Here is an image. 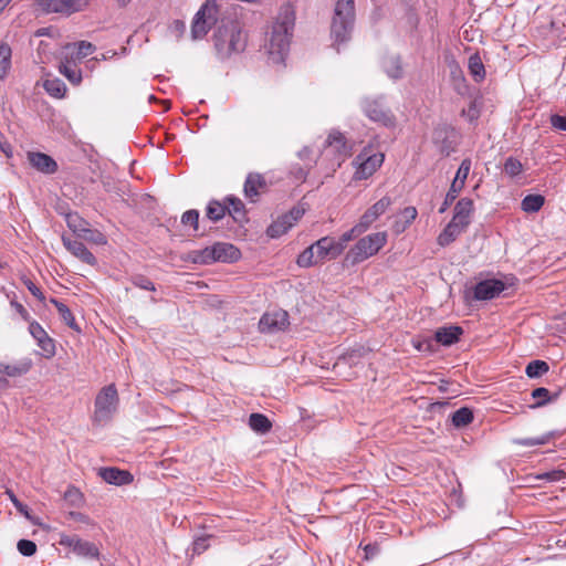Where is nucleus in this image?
Here are the masks:
<instances>
[{
	"label": "nucleus",
	"instance_id": "1",
	"mask_svg": "<svg viewBox=\"0 0 566 566\" xmlns=\"http://www.w3.org/2000/svg\"><path fill=\"white\" fill-rule=\"evenodd\" d=\"M294 23V8L290 3H284L264 38V51L272 63L280 64L284 61L290 48Z\"/></svg>",
	"mask_w": 566,
	"mask_h": 566
},
{
	"label": "nucleus",
	"instance_id": "2",
	"mask_svg": "<svg viewBox=\"0 0 566 566\" xmlns=\"http://www.w3.org/2000/svg\"><path fill=\"white\" fill-rule=\"evenodd\" d=\"M355 22L354 0H338L335 4L334 17L331 24V38L333 45L339 50V45L347 42Z\"/></svg>",
	"mask_w": 566,
	"mask_h": 566
},
{
	"label": "nucleus",
	"instance_id": "3",
	"mask_svg": "<svg viewBox=\"0 0 566 566\" xmlns=\"http://www.w3.org/2000/svg\"><path fill=\"white\" fill-rule=\"evenodd\" d=\"M387 238L386 231L374 232L363 237L347 252L346 261L354 265L376 255L387 243Z\"/></svg>",
	"mask_w": 566,
	"mask_h": 566
},
{
	"label": "nucleus",
	"instance_id": "4",
	"mask_svg": "<svg viewBox=\"0 0 566 566\" xmlns=\"http://www.w3.org/2000/svg\"><path fill=\"white\" fill-rule=\"evenodd\" d=\"M119 397L115 385L103 387L95 398L94 420L98 423L108 422L116 413Z\"/></svg>",
	"mask_w": 566,
	"mask_h": 566
},
{
	"label": "nucleus",
	"instance_id": "5",
	"mask_svg": "<svg viewBox=\"0 0 566 566\" xmlns=\"http://www.w3.org/2000/svg\"><path fill=\"white\" fill-rule=\"evenodd\" d=\"M218 6L214 0H207L200 10L196 13L192 25V39H202L212 25L217 22Z\"/></svg>",
	"mask_w": 566,
	"mask_h": 566
},
{
	"label": "nucleus",
	"instance_id": "6",
	"mask_svg": "<svg viewBox=\"0 0 566 566\" xmlns=\"http://www.w3.org/2000/svg\"><path fill=\"white\" fill-rule=\"evenodd\" d=\"M324 155L334 157L333 171L340 167L342 163L350 155V146L347 145L342 133L336 130L329 133L325 142Z\"/></svg>",
	"mask_w": 566,
	"mask_h": 566
},
{
	"label": "nucleus",
	"instance_id": "7",
	"mask_svg": "<svg viewBox=\"0 0 566 566\" xmlns=\"http://www.w3.org/2000/svg\"><path fill=\"white\" fill-rule=\"evenodd\" d=\"M218 45L220 42L228 41L229 51L240 52L245 46V35L237 21H228L218 29Z\"/></svg>",
	"mask_w": 566,
	"mask_h": 566
},
{
	"label": "nucleus",
	"instance_id": "8",
	"mask_svg": "<svg viewBox=\"0 0 566 566\" xmlns=\"http://www.w3.org/2000/svg\"><path fill=\"white\" fill-rule=\"evenodd\" d=\"M384 155L381 153H370L364 149L356 158V171L354 178L357 180L367 179L370 177L382 164Z\"/></svg>",
	"mask_w": 566,
	"mask_h": 566
},
{
	"label": "nucleus",
	"instance_id": "9",
	"mask_svg": "<svg viewBox=\"0 0 566 566\" xmlns=\"http://www.w3.org/2000/svg\"><path fill=\"white\" fill-rule=\"evenodd\" d=\"M86 0H36V9L42 13L72 14L83 10Z\"/></svg>",
	"mask_w": 566,
	"mask_h": 566
},
{
	"label": "nucleus",
	"instance_id": "10",
	"mask_svg": "<svg viewBox=\"0 0 566 566\" xmlns=\"http://www.w3.org/2000/svg\"><path fill=\"white\" fill-rule=\"evenodd\" d=\"M240 256V251L230 243H216L202 252V261L233 262Z\"/></svg>",
	"mask_w": 566,
	"mask_h": 566
},
{
	"label": "nucleus",
	"instance_id": "11",
	"mask_svg": "<svg viewBox=\"0 0 566 566\" xmlns=\"http://www.w3.org/2000/svg\"><path fill=\"white\" fill-rule=\"evenodd\" d=\"M304 210L294 208L289 213L276 219L266 230L270 238H279L286 233L303 216Z\"/></svg>",
	"mask_w": 566,
	"mask_h": 566
},
{
	"label": "nucleus",
	"instance_id": "12",
	"mask_svg": "<svg viewBox=\"0 0 566 566\" xmlns=\"http://www.w3.org/2000/svg\"><path fill=\"white\" fill-rule=\"evenodd\" d=\"M29 332L32 337L36 340L38 346L41 349V355L45 358H51L55 355L54 340L48 335L43 327L36 323L31 322L29 325Z\"/></svg>",
	"mask_w": 566,
	"mask_h": 566
},
{
	"label": "nucleus",
	"instance_id": "13",
	"mask_svg": "<svg viewBox=\"0 0 566 566\" xmlns=\"http://www.w3.org/2000/svg\"><path fill=\"white\" fill-rule=\"evenodd\" d=\"M312 248L319 263L326 259H336L342 254V245L336 244V240L329 237L321 238L312 244Z\"/></svg>",
	"mask_w": 566,
	"mask_h": 566
},
{
	"label": "nucleus",
	"instance_id": "14",
	"mask_svg": "<svg viewBox=\"0 0 566 566\" xmlns=\"http://www.w3.org/2000/svg\"><path fill=\"white\" fill-rule=\"evenodd\" d=\"M392 200L390 197L385 196L375 202L371 207H369L359 219V227L365 228L367 231L371 224L378 220L380 216H382L388 208L391 206Z\"/></svg>",
	"mask_w": 566,
	"mask_h": 566
},
{
	"label": "nucleus",
	"instance_id": "15",
	"mask_svg": "<svg viewBox=\"0 0 566 566\" xmlns=\"http://www.w3.org/2000/svg\"><path fill=\"white\" fill-rule=\"evenodd\" d=\"M289 324L287 313L285 311H274L265 313L260 322L259 328L261 332L274 333L283 331Z\"/></svg>",
	"mask_w": 566,
	"mask_h": 566
},
{
	"label": "nucleus",
	"instance_id": "16",
	"mask_svg": "<svg viewBox=\"0 0 566 566\" xmlns=\"http://www.w3.org/2000/svg\"><path fill=\"white\" fill-rule=\"evenodd\" d=\"M505 285L499 280H485L478 283L474 287V298L485 301L494 298L503 292Z\"/></svg>",
	"mask_w": 566,
	"mask_h": 566
},
{
	"label": "nucleus",
	"instance_id": "17",
	"mask_svg": "<svg viewBox=\"0 0 566 566\" xmlns=\"http://www.w3.org/2000/svg\"><path fill=\"white\" fill-rule=\"evenodd\" d=\"M63 244L75 258L85 262L86 264L94 265L96 263L95 256L86 249V247L76 239L63 237Z\"/></svg>",
	"mask_w": 566,
	"mask_h": 566
},
{
	"label": "nucleus",
	"instance_id": "18",
	"mask_svg": "<svg viewBox=\"0 0 566 566\" xmlns=\"http://www.w3.org/2000/svg\"><path fill=\"white\" fill-rule=\"evenodd\" d=\"M417 209L412 206L406 207L394 216L392 231L400 234L415 221L417 218Z\"/></svg>",
	"mask_w": 566,
	"mask_h": 566
},
{
	"label": "nucleus",
	"instance_id": "19",
	"mask_svg": "<svg viewBox=\"0 0 566 566\" xmlns=\"http://www.w3.org/2000/svg\"><path fill=\"white\" fill-rule=\"evenodd\" d=\"M28 159L32 167L44 174H53L57 169L55 160L43 153H29Z\"/></svg>",
	"mask_w": 566,
	"mask_h": 566
},
{
	"label": "nucleus",
	"instance_id": "20",
	"mask_svg": "<svg viewBox=\"0 0 566 566\" xmlns=\"http://www.w3.org/2000/svg\"><path fill=\"white\" fill-rule=\"evenodd\" d=\"M99 476L107 483L114 485H124L133 481V475L125 470L116 468H105L99 470Z\"/></svg>",
	"mask_w": 566,
	"mask_h": 566
},
{
	"label": "nucleus",
	"instance_id": "21",
	"mask_svg": "<svg viewBox=\"0 0 566 566\" xmlns=\"http://www.w3.org/2000/svg\"><path fill=\"white\" fill-rule=\"evenodd\" d=\"M473 212V201L469 198L460 199L454 207L452 220L465 228L470 224V218Z\"/></svg>",
	"mask_w": 566,
	"mask_h": 566
},
{
	"label": "nucleus",
	"instance_id": "22",
	"mask_svg": "<svg viewBox=\"0 0 566 566\" xmlns=\"http://www.w3.org/2000/svg\"><path fill=\"white\" fill-rule=\"evenodd\" d=\"M467 228L459 224L457 221L451 220L443 231L439 234L437 241L441 247H446L453 242Z\"/></svg>",
	"mask_w": 566,
	"mask_h": 566
},
{
	"label": "nucleus",
	"instance_id": "23",
	"mask_svg": "<svg viewBox=\"0 0 566 566\" xmlns=\"http://www.w3.org/2000/svg\"><path fill=\"white\" fill-rule=\"evenodd\" d=\"M462 334V328L459 326H444L436 332V340L443 346H450L458 342L459 336Z\"/></svg>",
	"mask_w": 566,
	"mask_h": 566
},
{
	"label": "nucleus",
	"instance_id": "24",
	"mask_svg": "<svg viewBox=\"0 0 566 566\" xmlns=\"http://www.w3.org/2000/svg\"><path fill=\"white\" fill-rule=\"evenodd\" d=\"M73 553L76 554L78 557L90 559L98 558L99 556V552L96 545L92 542L82 538L80 539Z\"/></svg>",
	"mask_w": 566,
	"mask_h": 566
},
{
	"label": "nucleus",
	"instance_id": "25",
	"mask_svg": "<svg viewBox=\"0 0 566 566\" xmlns=\"http://www.w3.org/2000/svg\"><path fill=\"white\" fill-rule=\"evenodd\" d=\"M263 186V178L258 174H251L248 176L244 184V193L252 201L259 195V188Z\"/></svg>",
	"mask_w": 566,
	"mask_h": 566
},
{
	"label": "nucleus",
	"instance_id": "26",
	"mask_svg": "<svg viewBox=\"0 0 566 566\" xmlns=\"http://www.w3.org/2000/svg\"><path fill=\"white\" fill-rule=\"evenodd\" d=\"M384 70L387 75L392 80H398L402 76L403 71L398 56L391 55L384 61Z\"/></svg>",
	"mask_w": 566,
	"mask_h": 566
},
{
	"label": "nucleus",
	"instance_id": "27",
	"mask_svg": "<svg viewBox=\"0 0 566 566\" xmlns=\"http://www.w3.org/2000/svg\"><path fill=\"white\" fill-rule=\"evenodd\" d=\"M544 202L545 198L542 195H528L522 200L521 208L527 213H533L537 212Z\"/></svg>",
	"mask_w": 566,
	"mask_h": 566
},
{
	"label": "nucleus",
	"instance_id": "28",
	"mask_svg": "<svg viewBox=\"0 0 566 566\" xmlns=\"http://www.w3.org/2000/svg\"><path fill=\"white\" fill-rule=\"evenodd\" d=\"M470 170H471V160L470 159H463L462 163L460 164V167L455 174V177L452 181L451 185H453V190H455V188L458 189H463L464 185H465V180L470 174Z\"/></svg>",
	"mask_w": 566,
	"mask_h": 566
},
{
	"label": "nucleus",
	"instance_id": "29",
	"mask_svg": "<svg viewBox=\"0 0 566 566\" xmlns=\"http://www.w3.org/2000/svg\"><path fill=\"white\" fill-rule=\"evenodd\" d=\"M11 67V48L7 43L0 44V80H3Z\"/></svg>",
	"mask_w": 566,
	"mask_h": 566
},
{
	"label": "nucleus",
	"instance_id": "30",
	"mask_svg": "<svg viewBox=\"0 0 566 566\" xmlns=\"http://www.w3.org/2000/svg\"><path fill=\"white\" fill-rule=\"evenodd\" d=\"M471 75L475 81H482L485 76L484 65L481 57L478 54H473L469 57L468 63Z\"/></svg>",
	"mask_w": 566,
	"mask_h": 566
},
{
	"label": "nucleus",
	"instance_id": "31",
	"mask_svg": "<svg viewBox=\"0 0 566 566\" xmlns=\"http://www.w3.org/2000/svg\"><path fill=\"white\" fill-rule=\"evenodd\" d=\"M45 91L53 97L61 98L66 92L65 84L59 78L45 80Z\"/></svg>",
	"mask_w": 566,
	"mask_h": 566
},
{
	"label": "nucleus",
	"instance_id": "32",
	"mask_svg": "<svg viewBox=\"0 0 566 566\" xmlns=\"http://www.w3.org/2000/svg\"><path fill=\"white\" fill-rule=\"evenodd\" d=\"M249 424L254 431L260 433H264L271 428L269 419L261 413H252L250 416Z\"/></svg>",
	"mask_w": 566,
	"mask_h": 566
},
{
	"label": "nucleus",
	"instance_id": "33",
	"mask_svg": "<svg viewBox=\"0 0 566 566\" xmlns=\"http://www.w3.org/2000/svg\"><path fill=\"white\" fill-rule=\"evenodd\" d=\"M30 368H31L30 361H23L19 365H12V366L0 364V374H6L10 377H15V376H20V375L28 373Z\"/></svg>",
	"mask_w": 566,
	"mask_h": 566
},
{
	"label": "nucleus",
	"instance_id": "34",
	"mask_svg": "<svg viewBox=\"0 0 566 566\" xmlns=\"http://www.w3.org/2000/svg\"><path fill=\"white\" fill-rule=\"evenodd\" d=\"M51 302L56 307L61 318L65 322V324L73 329H77V325L75 323V319H74L70 308L65 304H63L62 302H59L56 300H51Z\"/></svg>",
	"mask_w": 566,
	"mask_h": 566
},
{
	"label": "nucleus",
	"instance_id": "35",
	"mask_svg": "<svg viewBox=\"0 0 566 566\" xmlns=\"http://www.w3.org/2000/svg\"><path fill=\"white\" fill-rule=\"evenodd\" d=\"M60 72L73 84H80L82 81L81 70L69 63H61Z\"/></svg>",
	"mask_w": 566,
	"mask_h": 566
},
{
	"label": "nucleus",
	"instance_id": "36",
	"mask_svg": "<svg viewBox=\"0 0 566 566\" xmlns=\"http://www.w3.org/2000/svg\"><path fill=\"white\" fill-rule=\"evenodd\" d=\"M548 368L546 361L533 360L526 366L525 373L530 378H536L547 373Z\"/></svg>",
	"mask_w": 566,
	"mask_h": 566
},
{
	"label": "nucleus",
	"instance_id": "37",
	"mask_svg": "<svg viewBox=\"0 0 566 566\" xmlns=\"http://www.w3.org/2000/svg\"><path fill=\"white\" fill-rule=\"evenodd\" d=\"M364 232H366L365 228L359 227V222H357L350 230L343 233L339 240L336 241V244L342 245V253L344 252L349 241H352L354 238L358 237Z\"/></svg>",
	"mask_w": 566,
	"mask_h": 566
},
{
	"label": "nucleus",
	"instance_id": "38",
	"mask_svg": "<svg viewBox=\"0 0 566 566\" xmlns=\"http://www.w3.org/2000/svg\"><path fill=\"white\" fill-rule=\"evenodd\" d=\"M318 260L317 258L315 256V252H314V249L311 247H308L307 249H305L297 258V264L301 266V268H310L312 265H315V264H318Z\"/></svg>",
	"mask_w": 566,
	"mask_h": 566
},
{
	"label": "nucleus",
	"instance_id": "39",
	"mask_svg": "<svg viewBox=\"0 0 566 566\" xmlns=\"http://www.w3.org/2000/svg\"><path fill=\"white\" fill-rule=\"evenodd\" d=\"M473 419L472 411L468 408L457 410L452 416V421L455 427H464Z\"/></svg>",
	"mask_w": 566,
	"mask_h": 566
},
{
	"label": "nucleus",
	"instance_id": "40",
	"mask_svg": "<svg viewBox=\"0 0 566 566\" xmlns=\"http://www.w3.org/2000/svg\"><path fill=\"white\" fill-rule=\"evenodd\" d=\"M78 238L101 245L106 244L107 242L103 233L96 230H91L87 227L83 230L82 233H80Z\"/></svg>",
	"mask_w": 566,
	"mask_h": 566
},
{
	"label": "nucleus",
	"instance_id": "41",
	"mask_svg": "<svg viewBox=\"0 0 566 566\" xmlns=\"http://www.w3.org/2000/svg\"><path fill=\"white\" fill-rule=\"evenodd\" d=\"M227 207L218 201H212L207 208V217L212 221H218L226 214Z\"/></svg>",
	"mask_w": 566,
	"mask_h": 566
},
{
	"label": "nucleus",
	"instance_id": "42",
	"mask_svg": "<svg viewBox=\"0 0 566 566\" xmlns=\"http://www.w3.org/2000/svg\"><path fill=\"white\" fill-rule=\"evenodd\" d=\"M67 226L70 229L80 237V233L86 228L87 223L75 213H70L66 217Z\"/></svg>",
	"mask_w": 566,
	"mask_h": 566
},
{
	"label": "nucleus",
	"instance_id": "43",
	"mask_svg": "<svg viewBox=\"0 0 566 566\" xmlns=\"http://www.w3.org/2000/svg\"><path fill=\"white\" fill-rule=\"evenodd\" d=\"M522 170H523V165L521 164L520 160H517L513 157H510L506 159L505 165H504V171L510 177H515V176L520 175L522 172Z\"/></svg>",
	"mask_w": 566,
	"mask_h": 566
},
{
	"label": "nucleus",
	"instance_id": "44",
	"mask_svg": "<svg viewBox=\"0 0 566 566\" xmlns=\"http://www.w3.org/2000/svg\"><path fill=\"white\" fill-rule=\"evenodd\" d=\"M360 357L359 352L353 350L352 353H347L339 357L337 361L335 363V368H342L346 365H357L358 358Z\"/></svg>",
	"mask_w": 566,
	"mask_h": 566
},
{
	"label": "nucleus",
	"instance_id": "45",
	"mask_svg": "<svg viewBox=\"0 0 566 566\" xmlns=\"http://www.w3.org/2000/svg\"><path fill=\"white\" fill-rule=\"evenodd\" d=\"M229 207L228 212L233 216L234 219H240L243 217V203L240 199L237 198H228Z\"/></svg>",
	"mask_w": 566,
	"mask_h": 566
},
{
	"label": "nucleus",
	"instance_id": "46",
	"mask_svg": "<svg viewBox=\"0 0 566 566\" xmlns=\"http://www.w3.org/2000/svg\"><path fill=\"white\" fill-rule=\"evenodd\" d=\"M532 397L537 400L533 408L544 406L546 402L551 400L548 389L544 387L536 388L532 391Z\"/></svg>",
	"mask_w": 566,
	"mask_h": 566
},
{
	"label": "nucleus",
	"instance_id": "47",
	"mask_svg": "<svg viewBox=\"0 0 566 566\" xmlns=\"http://www.w3.org/2000/svg\"><path fill=\"white\" fill-rule=\"evenodd\" d=\"M80 539L81 538L77 535H69L65 533H61L59 544L61 546L70 548L73 552L77 546Z\"/></svg>",
	"mask_w": 566,
	"mask_h": 566
},
{
	"label": "nucleus",
	"instance_id": "48",
	"mask_svg": "<svg viewBox=\"0 0 566 566\" xmlns=\"http://www.w3.org/2000/svg\"><path fill=\"white\" fill-rule=\"evenodd\" d=\"M18 551L24 556H32L36 552V545L29 539H20L18 542Z\"/></svg>",
	"mask_w": 566,
	"mask_h": 566
},
{
	"label": "nucleus",
	"instance_id": "49",
	"mask_svg": "<svg viewBox=\"0 0 566 566\" xmlns=\"http://www.w3.org/2000/svg\"><path fill=\"white\" fill-rule=\"evenodd\" d=\"M64 497L73 506H80L82 503V493L75 488L67 489L66 492L64 493Z\"/></svg>",
	"mask_w": 566,
	"mask_h": 566
},
{
	"label": "nucleus",
	"instance_id": "50",
	"mask_svg": "<svg viewBox=\"0 0 566 566\" xmlns=\"http://www.w3.org/2000/svg\"><path fill=\"white\" fill-rule=\"evenodd\" d=\"M94 45L86 41H81L76 44V57L83 59L94 51Z\"/></svg>",
	"mask_w": 566,
	"mask_h": 566
},
{
	"label": "nucleus",
	"instance_id": "51",
	"mask_svg": "<svg viewBox=\"0 0 566 566\" xmlns=\"http://www.w3.org/2000/svg\"><path fill=\"white\" fill-rule=\"evenodd\" d=\"M199 213L197 210H188L182 214L181 221L184 224H190L195 230L198 229Z\"/></svg>",
	"mask_w": 566,
	"mask_h": 566
},
{
	"label": "nucleus",
	"instance_id": "52",
	"mask_svg": "<svg viewBox=\"0 0 566 566\" xmlns=\"http://www.w3.org/2000/svg\"><path fill=\"white\" fill-rule=\"evenodd\" d=\"M209 539H210L209 535L200 536V537L196 538L193 542V552L197 554L203 553L209 546V544H208Z\"/></svg>",
	"mask_w": 566,
	"mask_h": 566
},
{
	"label": "nucleus",
	"instance_id": "53",
	"mask_svg": "<svg viewBox=\"0 0 566 566\" xmlns=\"http://www.w3.org/2000/svg\"><path fill=\"white\" fill-rule=\"evenodd\" d=\"M461 191V189H458L455 188V190H453V185H451L447 196H446V200L443 202V205L441 206V208L439 209V212L443 213L449 205L457 198V196L459 195V192Z\"/></svg>",
	"mask_w": 566,
	"mask_h": 566
},
{
	"label": "nucleus",
	"instance_id": "54",
	"mask_svg": "<svg viewBox=\"0 0 566 566\" xmlns=\"http://www.w3.org/2000/svg\"><path fill=\"white\" fill-rule=\"evenodd\" d=\"M8 494H9V497L11 500V502L13 503V505L18 509V511L20 513H22L27 518L31 520V516L29 514V510L25 505H23L17 497L15 495L8 491Z\"/></svg>",
	"mask_w": 566,
	"mask_h": 566
},
{
	"label": "nucleus",
	"instance_id": "55",
	"mask_svg": "<svg viewBox=\"0 0 566 566\" xmlns=\"http://www.w3.org/2000/svg\"><path fill=\"white\" fill-rule=\"evenodd\" d=\"M551 124L554 128L566 132V116L552 115Z\"/></svg>",
	"mask_w": 566,
	"mask_h": 566
},
{
	"label": "nucleus",
	"instance_id": "56",
	"mask_svg": "<svg viewBox=\"0 0 566 566\" xmlns=\"http://www.w3.org/2000/svg\"><path fill=\"white\" fill-rule=\"evenodd\" d=\"M413 347L419 352H430L431 350V342L429 339H413Z\"/></svg>",
	"mask_w": 566,
	"mask_h": 566
},
{
	"label": "nucleus",
	"instance_id": "57",
	"mask_svg": "<svg viewBox=\"0 0 566 566\" xmlns=\"http://www.w3.org/2000/svg\"><path fill=\"white\" fill-rule=\"evenodd\" d=\"M134 284L140 289H144V290H149V291H154L155 290V286L154 284L145 279V277H136L134 280Z\"/></svg>",
	"mask_w": 566,
	"mask_h": 566
},
{
	"label": "nucleus",
	"instance_id": "58",
	"mask_svg": "<svg viewBox=\"0 0 566 566\" xmlns=\"http://www.w3.org/2000/svg\"><path fill=\"white\" fill-rule=\"evenodd\" d=\"M366 113L373 120L376 122L382 120L386 117L385 113L380 109H367Z\"/></svg>",
	"mask_w": 566,
	"mask_h": 566
},
{
	"label": "nucleus",
	"instance_id": "59",
	"mask_svg": "<svg viewBox=\"0 0 566 566\" xmlns=\"http://www.w3.org/2000/svg\"><path fill=\"white\" fill-rule=\"evenodd\" d=\"M70 517L76 522L90 524L91 520L87 515L78 513V512H71Z\"/></svg>",
	"mask_w": 566,
	"mask_h": 566
},
{
	"label": "nucleus",
	"instance_id": "60",
	"mask_svg": "<svg viewBox=\"0 0 566 566\" xmlns=\"http://www.w3.org/2000/svg\"><path fill=\"white\" fill-rule=\"evenodd\" d=\"M27 286H28L29 291L32 293V295H34L39 300L44 298L41 290L34 283H32L31 281H28Z\"/></svg>",
	"mask_w": 566,
	"mask_h": 566
},
{
	"label": "nucleus",
	"instance_id": "61",
	"mask_svg": "<svg viewBox=\"0 0 566 566\" xmlns=\"http://www.w3.org/2000/svg\"><path fill=\"white\" fill-rule=\"evenodd\" d=\"M523 446H536L545 443L544 439H525L520 441Z\"/></svg>",
	"mask_w": 566,
	"mask_h": 566
},
{
	"label": "nucleus",
	"instance_id": "62",
	"mask_svg": "<svg viewBox=\"0 0 566 566\" xmlns=\"http://www.w3.org/2000/svg\"><path fill=\"white\" fill-rule=\"evenodd\" d=\"M2 151L6 154L7 157H11L12 153H11V148L9 145H3L1 147Z\"/></svg>",
	"mask_w": 566,
	"mask_h": 566
},
{
	"label": "nucleus",
	"instance_id": "63",
	"mask_svg": "<svg viewBox=\"0 0 566 566\" xmlns=\"http://www.w3.org/2000/svg\"><path fill=\"white\" fill-rule=\"evenodd\" d=\"M560 476V472H552L547 474V479L549 480H558Z\"/></svg>",
	"mask_w": 566,
	"mask_h": 566
},
{
	"label": "nucleus",
	"instance_id": "64",
	"mask_svg": "<svg viewBox=\"0 0 566 566\" xmlns=\"http://www.w3.org/2000/svg\"><path fill=\"white\" fill-rule=\"evenodd\" d=\"M17 307H18L19 313L22 315V317L24 319H28V314H27V311L23 308V306L19 304V305H17Z\"/></svg>",
	"mask_w": 566,
	"mask_h": 566
}]
</instances>
